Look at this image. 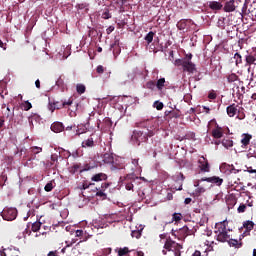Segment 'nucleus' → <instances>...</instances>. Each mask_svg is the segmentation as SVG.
Segmentation results:
<instances>
[{"instance_id":"nucleus-1","label":"nucleus","mask_w":256,"mask_h":256,"mask_svg":"<svg viewBox=\"0 0 256 256\" xmlns=\"http://www.w3.org/2000/svg\"><path fill=\"white\" fill-rule=\"evenodd\" d=\"M136 127L142 130H134L132 134V141H135L137 145L141 143H146L149 137H153L157 133V127L153 125V120H144L142 122L136 123Z\"/></svg>"},{"instance_id":"nucleus-2","label":"nucleus","mask_w":256,"mask_h":256,"mask_svg":"<svg viewBox=\"0 0 256 256\" xmlns=\"http://www.w3.org/2000/svg\"><path fill=\"white\" fill-rule=\"evenodd\" d=\"M164 249L162 250L163 255H167V251H172L174 256H181V250L183 249V245L173 241L171 237L167 238L164 243Z\"/></svg>"},{"instance_id":"nucleus-3","label":"nucleus","mask_w":256,"mask_h":256,"mask_svg":"<svg viewBox=\"0 0 256 256\" xmlns=\"http://www.w3.org/2000/svg\"><path fill=\"white\" fill-rule=\"evenodd\" d=\"M216 233H218L216 240L219 241V243H228L229 239L231 238V235H229L227 232V226L225 225V222L220 223V227Z\"/></svg>"},{"instance_id":"nucleus-4","label":"nucleus","mask_w":256,"mask_h":256,"mask_svg":"<svg viewBox=\"0 0 256 256\" xmlns=\"http://www.w3.org/2000/svg\"><path fill=\"white\" fill-rule=\"evenodd\" d=\"M17 208H4L1 212V217L4 221H15L17 219Z\"/></svg>"},{"instance_id":"nucleus-5","label":"nucleus","mask_w":256,"mask_h":256,"mask_svg":"<svg viewBox=\"0 0 256 256\" xmlns=\"http://www.w3.org/2000/svg\"><path fill=\"white\" fill-rule=\"evenodd\" d=\"M193 233V230L189 229V227L184 226L180 228L179 230H172V235L174 237H177L179 240L186 239V237H189Z\"/></svg>"},{"instance_id":"nucleus-6","label":"nucleus","mask_w":256,"mask_h":256,"mask_svg":"<svg viewBox=\"0 0 256 256\" xmlns=\"http://www.w3.org/2000/svg\"><path fill=\"white\" fill-rule=\"evenodd\" d=\"M198 169H200L201 173H209L211 171V165L209 164V160H207L205 156H201L199 158Z\"/></svg>"},{"instance_id":"nucleus-7","label":"nucleus","mask_w":256,"mask_h":256,"mask_svg":"<svg viewBox=\"0 0 256 256\" xmlns=\"http://www.w3.org/2000/svg\"><path fill=\"white\" fill-rule=\"evenodd\" d=\"M211 123L215 124V128L212 130V137L214 139H221L223 137V128L217 124V120L215 119H212L209 122L208 127L211 125Z\"/></svg>"},{"instance_id":"nucleus-8","label":"nucleus","mask_w":256,"mask_h":256,"mask_svg":"<svg viewBox=\"0 0 256 256\" xmlns=\"http://www.w3.org/2000/svg\"><path fill=\"white\" fill-rule=\"evenodd\" d=\"M135 179H137V176H135V174H127L125 177H124V181L125 182V187H126V190L127 191H133V181H135Z\"/></svg>"},{"instance_id":"nucleus-9","label":"nucleus","mask_w":256,"mask_h":256,"mask_svg":"<svg viewBox=\"0 0 256 256\" xmlns=\"http://www.w3.org/2000/svg\"><path fill=\"white\" fill-rule=\"evenodd\" d=\"M251 139H253V135L249 134V133H243L241 135V147L242 149H247L251 143Z\"/></svg>"},{"instance_id":"nucleus-10","label":"nucleus","mask_w":256,"mask_h":256,"mask_svg":"<svg viewBox=\"0 0 256 256\" xmlns=\"http://www.w3.org/2000/svg\"><path fill=\"white\" fill-rule=\"evenodd\" d=\"M201 181L213 183L214 185H217V187H221V185H223V178H220L219 176L201 178Z\"/></svg>"},{"instance_id":"nucleus-11","label":"nucleus","mask_w":256,"mask_h":256,"mask_svg":"<svg viewBox=\"0 0 256 256\" xmlns=\"http://www.w3.org/2000/svg\"><path fill=\"white\" fill-rule=\"evenodd\" d=\"M207 5L211 11H214V13H217V11H221V9H223V2L221 1H209L207 2Z\"/></svg>"},{"instance_id":"nucleus-12","label":"nucleus","mask_w":256,"mask_h":256,"mask_svg":"<svg viewBox=\"0 0 256 256\" xmlns=\"http://www.w3.org/2000/svg\"><path fill=\"white\" fill-rule=\"evenodd\" d=\"M226 113H227L228 117H235L237 115V113H239L238 104L233 103V104L227 106Z\"/></svg>"},{"instance_id":"nucleus-13","label":"nucleus","mask_w":256,"mask_h":256,"mask_svg":"<svg viewBox=\"0 0 256 256\" xmlns=\"http://www.w3.org/2000/svg\"><path fill=\"white\" fill-rule=\"evenodd\" d=\"M251 65H256V54L245 56V67H248V71H251Z\"/></svg>"},{"instance_id":"nucleus-14","label":"nucleus","mask_w":256,"mask_h":256,"mask_svg":"<svg viewBox=\"0 0 256 256\" xmlns=\"http://www.w3.org/2000/svg\"><path fill=\"white\" fill-rule=\"evenodd\" d=\"M222 9L225 13H233V11L237 9V5H235V0L227 1Z\"/></svg>"},{"instance_id":"nucleus-15","label":"nucleus","mask_w":256,"mask_h":256,"mask_svg":"<svg viewBox=\"0 0 256 256\" xmlns=\"http://www.w3.org/2000/svg\"><path fill=\"white\" fill-rule=\"evenodd\" d=\"M110 51H113L114 57H117L121 53V46L119 45L118 39H115L114 43L111 44Z\"/></svg>"},{"instance_id":"nucleus-16","label":"nucleus","mask_w":256,"mask_h":256,"mask_svg":"<svg viewBox=\"0 0 256 256\" xmlns=\"http://www.w3.org/2000/svg\"><path fill=\"white\" fill-rule=\"evenodd\" d=\"M183 71H186L187 73H195V71H197V68L195 67V64H193V62L186 60V63H184Z\"/></svg>"},{"instance_id":"nucleus-17","label":"nucleus","mask_w":256,"mask_h":256,"mask_svg":"<svg viewBox=\"0 0 256 256\" xmlns=\"http://www.w3.org/2000/svg\"><path fill=\"white\" fill-rule=\"evenodd\" d=\"M51 131L54 133H62V131H65V126L61 122H54L51 125Z\"/></svg>"},{"instance_id":"nucleus-18","label":"nucleus","mask_w":256,"mask_h":256,"mask_svg":"<svg viewBox=\"0 0 256 256\" xmlns=\"http://www.w3.org/2000/svg\"><path fill=\"white\" fill-rule=\"evenodd\" d=\"M226 205H227L228 209H233V207H235V205H237V198L233 195H229L226 198Z\"/></svg>"},{"instance_id":"nucleus-19","label":"nucleus","mask_w":256,"mask_h":256,"mask_svg":"<svg viewBox=\"0 0 256 256\" xmlns=\"http://www.w3.org/2000/svg\"><path fill=\"white\" fill-rule=\"evenodd\" d=\"M91 181L99 183V181H107V174L105 173H98L91 177Z\"/></svg>"},{"instance_id":"nucleus-20","label":"nucleus","mask_w":256,"mask_h":256,"mask_svg":"<svg viewBox=\"0 0 256 256\" xmlns=\"http://www.w3.org/2000/svg\"><path fill=\"white\" fill-rule=\"evenodd\" d=\"M228 245L230 247H235V249H241V247H243V242H239L237 239L229 238Z\"/></svg>"},{"instance_id":"nucleus-21","label":"nucleus","mask_w":256,"mask_h":256,"mask_svg":"<svg viewBox=\"0 0 256 256\" xmlns=\"http://www.w3.org/2000/svg\"><path fill=\"white\" fill-rule=\"evenodd\" d=\"M82 147L86 148V147H95V140L93 139V135H91L87 140H84L82 142Z\"/></svg>"},{"instance_id":"nucleus-22","label":"nucleus","mask_w":256,"mask_h":256,"mask_svg":"<svg viewBox=\"0 0 256 256\" xmlns=\"http://www.w3.org/2000/svg\"><path fill=\"white\" fill-rule=\"evenodd\" d=\"M243 227L246 231H253L254 227H255V222L251 221V220H247L243 223Z\"/></svg>"},{"instance_id":"nucleus-23","label":"nucleus","mask_w":256,"mask_h":256,"mask_svg":"<svg viewBox=\"0 0 256 256\" xmlns=\"http://www.w3.org/2000/svg\"><path fill=\"white\" fill-rule=\"evenodd\" d=\"M234 59H235L236 67H239V65H243V56H241V54H239V52H236L234 54Z\"/></svg>"},{"instance_id":"nucleus-24","label":"nucleus","mask_w":256,"mask_h":256,"mask_svg":"<svg viewBox=\"0 0 256 256\" xmlns=\"http://www.w3.org/2000/svg\"><path fill=\"white\" fill-rule=\"evenodd\" d=\"M43 228V223L39 222V221H36L32 224L31 226V230L34 232V233H37V231H40V229Z\"/></svg>"},{"instance_id":"nucleus-25","label":"nucleus","mask_w":256,"mask_h":256,"mask_svg":"<svg viewBox=\"0 0 256 256\" xmlns=\"http://www.w3.org/2000/svg\"><path fill=\"white\" fill-rule=\"evenodd\" d=\"M155 37V32L150 31L145 37V41L147 42L148 45H151L153 43V38Z\"/></svg>"},{"instance_id":"nucleus-26","label":"nucleus","mask_w":256,"mask_h":256,"mask_svg":"<svg viewBox=\"0 0 256 256\" xmlns=\"http://www.w3.org/2000/svg\"><path fill=\"white\" fill-rule=\"evenodd\" d=\"M165 78H160L157 80L156 82V87L158 89V91H163V87H165Z\"/></svg>"},{"instance_id":"nucleus-27","label":"nucleus","mask_w":256,"mask_h":256,"mask_svg":"<svg viewBox=\"0 0 256 256\" xmlns=\"http://www.w3.org/2000/svg\"><path fill=\"white\" fill-rule=\"evenodd\" d=\"M57 87H60L61 89H65V76L61 75L58 80L56 81Z\"/></svg>"},{"instance_id":"nucleus-28","label":"nucleus","mask_w":256,"mask_h":256,"mask_svg":"<svg viewBox=\"0 0 256 256\" xmlns=\"http://www.w3.org/2000/svg\"><path fill=\"white\" fill-rule=\"evenodd\" d=\"M221 143L225 149H230V147H233V140L231 139H223Z\"/></svg>"},{"instance_id":"nucleus-29","label":"nucleus","mask_w":256,"mask_h":256,"mask_svg":"<svg viewBox=\"0 0 256 256\" xmlns=\"http://www.w3.org/2000/svg\"><path fill=\"white\" fill-rule=\"evenodd\" d=\"M238 80H239V76L235 73H232L227 77L228 83H235V81H238Z\"/></svg>"},{"instance_id":"nucleus-30","label":"nucleus","mask_w":256,"mask_h":256,"mask_svg":"<svg viewBox=\"0 0 256 256\" xmlns=\"http://www.w3.org/2000/svg\"><path fill=\"white\" fill-rule=\"evenodd\" d=\"M181 117V112L179 110H171L170 119H179Z\"/></svg>"},{"instance_id":"nucleus-31","label":"nucleus","mask_w":256,"mask_h":256,"mask_svg":"<svg viewBox=\"0 0 256 256\" xmlns=\"http://www.w3.org/2000/svg\"><path fill=\"white\" fill-rule=\"evenodd\" d=\"M86 87H85V85H83V84H77L76 85V91H77V93L79 94V95H83V93H85V91H86Z\"/></svg>"},{"instance_id":"nucleus-32","label":"nucleus","mask_w":256,"mask_h":256,"mask_svg":"<svg viewBox=\"0 0 256 256\" xmlns=\"http://www.w3.org/2000/svg\"><path fill=\"white\" fill-rule=\"evenodd\" d=\"M129 253H131V250H129L127 247L119 248L118 250V256L128 255Z\"/></svg>"},{"instance_id":"nucleus-33","label":"nucleus","mask_w":256,"mask_h":256,"mask_svg":"<svg viewBox=\"0 0 256 256\" xmlns=\"http://www.w3.org/2000/svg\"><path fill=\"white\" fill-rule=\"evenodd\" d=\"M177 27L180 31H183L186 29L187 27V20H180L178 23H177Z\"/></svg>"},{"instance_id":"nucleus-34","label":"nucleus","mask_w":256,"mask_h":256,"mask_svg":"<svg viewBox=\"0 0 256 256\" xmlns=\"http://www.w3.org/2000/svg\"><path fill=\"white\" fill-rule=\"evenodd\" d=\"M205 191H207V189H205V187L199 186L198 188L195 189L194 195L199 197V195H203V193H205Z\"/></svg>"},{"instance_id":"nucleus-35","label":"nucleus","mask_w":256,"mask_h":256,"mask_svg":"<svg viewBox=\"0 0 256 256\" xmlns=\"http://www.w3.org/2000/svg\"><path fill=\"white\" fill-rule=\"evenodd\" d=\"M21 107L24 111H29L33 108V105L31 104V102L25 101L24 103H22Z\"/></svg>"},{"instance_id":"nucleus-36","label":"nucleus","mask_w":256,"mask_h":256,"mask_svg":"<svg viewBox=\"0 0 256 256\" xmlns=\"http://www.w3.org/2000/svg\"><path fill=\"white\" fill-rule=\"evenodd\" d=\"M30 151L33 155H39V153H41V151H43V148L41 147H37V146H32L30 148Z\"/></svg>"},{"instance_id":"nucleus-37","label":"nucleus","mask_w":256,"mask_h":256,"mask_svg":"<svg viewBox=\"0 0 256 256\" xmlns=\"http://www.w3.org/2000/svg\"><path fill=\"white\" fill-rule=\"evenodd\" d=\"M183 219V215L181 213H174L172 215V222L175 221L176 223Z\"/></svg>"},{"instance_id":"nucleus-38","label":"nucleus","mask_w":256,"mask_h":256,"mask_svg":"<svg viewBox=\"0 0 256 256\" xmlns=\"http://www.w3.org/2000/svg\"><path fill=\"white\" fill-rule=\"evenodd\" d=\"M187 62V59H176L174 65L177 67H185V63Z\"/></svg>"},{"instance_id":"nucleus-39","label":"nucleus","mask_w":256,"mask_h":256,"mask_svg":"<svg viewBox=\"0 0 256 256\" xmlns=\"http://www.w3.org/2000/svg\"><path fill=\"white\" fill-rule=\"evenodd\" d=\"M155 87H156V83L153 80H150L146 83V89H150L151 91H153Z\"/></svg>"},{"instance_id":"nucleus-40","label":"nucleus","mask_w":256,"mask_h":256,"mask_svg":"<svg viewBox=\"0 0 256 256\" xmlns=\"http://www.w3.org/2000/svg\"><path fill=\"white\" fill-rule=\"evenodd\" d=\"M96 197H100V199H107V194L104 192V190H99L96 193Z\"/></svg>"},{"instance_id":"nucleus-41","label":"nucleus","mask_w":256,"mask_h":256,"mask_svg":"<svg viewBox=\"0 0 256 256\" xmlns=\"http://www.w3.org/2000/svg\"><path fill=\"white\" fill-rule=\"evenodd\" d=\"M131 236L135 239H141V230H133Z\"/></svg>"},{"instance_id":"nucleus-42","label":"nucleus","mask_w":256,"mask_h":256,"mask_svg":"<svg viewBox=\"0 0 256 256\" xmlns=\"http://www.w3.org/2000/svg\"><path fill=\"white\" fill-rule=\"evenodd\" d=\"M53 182H49V183H47L46 185H45V187H44V190L47 192V193H49V192H51V191H53Z\"/></svg>"},{"instance_id":"nucleus-43","label":"nucleus","mask_w":256,"mask_h":256,"mask_svg":"<svg viewBox=\"0 0 256 256\" xmlns=\"http://www.w3.org/2000/svg\"><path fill=\"white\" fill-rule=\"evenodd\" d=\"M103 123H104L105 127H107V129H109L113 125V122L111 121L110 118H105Z\"/></svg>"},{"instance_id":"nucleus-44","label":"nucleus","mask_w":256,"mask_h":256,"mask_svg":"<svg viewBox=\"0 0 256 256\" xmlns=\"http://www.w3.org/2000/svg\"><path fill=\"white\" fill-rule=\"evenodd\" d=\"M154 107L157 109V111H161L164 107L163 102H159V101L154 102Z\"/></svg>"},{"instance_id":"nucleus-45","label":"nucleus","mask_w":256,"mask_h":256,"mask_svg":"<svg viewBox=\"0 0 256 256\" xmlns=\"http://www.w3.org/2000/svg\"><path fill=\"white\" fill-rule=\"evenodd\" d=\"M245 211H247V205L245 204H240V206L237 209L238 213H245Z\"/></svg>"},{"instance_id":"nucleus-46","label":"nucleus","mask_w":256,"mask_h":256,"mask_svg":"<svg viewBox=\"0 0 256 256\" xmlns=\"http://www.w3.org/2000/svg\"><path fill=\"white\" fill-rule=\"evenodd\" d=\"M205 245L209 246L208 247L209 251H214L213 247H215V245H217V243H215L214 241H212V242L206 241Z\"/></svg>"},{"instance_id":"nucleus-47","label":"nucleus","mask_w":256,"mask_h":256,"mask_svg":"<svg viewBox=\"0 0 256 256\" xmlns=\"http://www.w3.org/2000/svg\"><path fill=\"white\" fill-rule=\"evenodd\" d=\"M88 36L89 37H97V30H95V28H91L88 32Z\"/></svg>"},{"instance_id":"nucleus-48","label":"nucleus","mask_w":256,"mask_h":256,"mask_svg":"<svg viewBox=\"0 0 256 256\" xmlns=\"http://www.w3.org/2000/svg\"><path fill=\"white\" fill-rule=\"evenodd\" d=\"M70 105H73V100L69 99L68 101H62L61 106L60 107H67Z\"/></svg>"},{"instance_id":"nucleus-49","label":"nucleus","mask_w":256,"mask_h":256,"mask_svg":"<svg viewBox=\"0 0 256 256\" xmlns=\"http://www.w3.org/2000/svg\"><path fill=\"white\" fill-rule=\"evenodd\" d=\"M27 235H31V230H29V225H27V227H26L25 230L23 231V237H24V239L27 238Z\"/></svg>"},{"instance_id":"nucleus-50","label":"nucleus","mask_w":256,"mask_h":256,"mask_svg":"<svg viewBox=\"0 0 256 256\" xmlns=\"http://www.w3.org/2000/svg\"><path fill=\"white\" fill-rule=\"evenodd\" d=\"M96 72L99 73V74L105 73V68L102 65H99L96 68Z\"/></svg>"},{"instance_id":"nucleus-51","label":"nucleus","mask_w":256,"mask_h":256,"mask_svg":"<svg viewBox=\"0 0 256 256\" xmlns=\"http://www.w3.org/2000/svg\"><path fill=\"white\" fill-rule=\"evenodd\" d=\"M113 31H115V26H109V27L106 29L107 35H111V33H113Z\"/></svg>"},{"instance_id":"nucleus-52","label":"nucleus","mask_w":256,"mask_h":256,"mask_svg":"<svg viewBox=\"0 0 256 256\" xmlns=\"http://www.w3.org/2000/svg\"><path fill=\"white\" fill-rule=\"evenodd\" d=\"M208 99H217V94L212 91L208 94Z\"/></svg>"},{"instance_id":"nucleus-53","label":"nucleus","mask_w":256,"mask_h":256,"mask_svg":"<svg viewBox=\"0 0 256 256\" xmlns=\"http://www.w3.org/2000/svg\"><path fill=\"white\" fill-rule=\"evenodd\" d=\"M241 170H239V169H235V166H231V168H230V173H234V175H236V173H239Z\"/></svg>"},{"instance_id":"nucleus-54","label":"nucleus","mask_w":256,"mask_h":256,"mask_svg":"<svg viewBox=\"0 0 256 256\" xmlns=\"http://www.w3.org/2000/svg\"><path fill=\"white\" fill-rule=\"evenodd\" d=\"M108 187H109V183H107V182H104V183H102L101 184V191H105V189H108Z\"/></svg>"},{"instance_id":"nucleus-55","label":"nucleus","mask_w":256,"mask_h":256,"mask_svg":"<svg viewBox=\"0 0 256 256\" xmlns=\"http://www.w3.org/2000/svg\"><path fill=\"white\" fill-rule=\"evenodd\" d=\"M47 256H59V252L57 250L50 251Z\"/></svg>"},{"instance_id":"nucleus-56","label":"nucleus","mask_w":256,"mask_h":256,"mask_svg":"<svg viewBox=\"0 0 256 256\" xmlns=\"http://www.w3.org/2000/svg\"><path fill=\"white\" fill-rule=\"evenodd\" d=\"M102 17H103V19H111V14H109V12H104L102 14Z\"/></svg>"},{"instance_id":"nucleus-57","label":"nucleus","mask_w":256,"mask_h":256,"mask_svg":"<svg viewBox=\"0 0 256 256\" xmlns=\"http://www.w3.org/2000/svg\"><path fill=\"white\" fill-rule=\"evenodd\" d=\"M0 48L3 49L4 51H7V44H6V43H3V42L0 40Z\"/></svg>"},{"instance_id":"nucleus-58","label":"nucleus","mask_w":256,"mask_h":256,"mask_svg":"<svg viewBox=\"0 0 256 256\" xmlns=\"http://www.w3.org/2000/svg\"><path fill=\"white\" fill-rule=\"evenodd\" d=\"M75 235L76 237H83V230H76Z\"/></svg>"},{"instance_id":"nucleus-59","label":"nucleus","mask_w":256,"mask_h":256,"mask_svg":"<svg viewBox=\"0 0 256 256\" xmlns=\"http://www.w3.org/2000/svg\"><path fill=\"white\" fill-rule=\"evenodd\" d=\"M132 165H134V167H139V159H132Z\"/></svg>"},{"instance_id":"nucleus-60","label":"nucleus","mask_w":256,"mask_h":256,"mask_svg":"<svg viewBox=\"0 0 256 256\" xmlns=\"http://www.w3.org/2000/svg\"><path fill=\"white\" fill-rule=\"evenodd\" d=\"M73 169H74V173L77 172V171H79V169H81V164H75V165L73 166Z\"/></svg>"},{"instance_id":"nucleus-61","label":"nucleus","mask_w":256,"mask_h":256,"mask_svg":"<svg viewBox=\"0 0 256 256\" xmlns=\"http://www.w3.org/2000/svg\"><path fill=\"white\" fill-rule=\"evenodd\" d=\"M165 117H167V119L171 118V110H166L164 113Z\"/></svg>"},{"instance_id":"nucleus-62","label":"nucleus","mask_w":256,"mask_h":256,"mask_svg":"<svg viewBox=\"0 0 256 256\" xmlns=\"http://www.w3.org/2000/svg\"><path fill=\"white\" fill-rule=\"evenodd\" d=\"M33 119H37V116H30L28 118V122H29L30 125H33Z\"/></svg>"},{"instance_id":"nucleus-63","label":"nucleus","mask_w":256,"mask_h":256,"mask_svg":"<svg viewBox=\"0 0 256 256\" xmlns=\"http://www.w3.org/2000/svg\"><path fill=\"white\" fill-rule=\"evenodd\" d=\"M248 173H256V169H253V167H247L246 170Z\"/></svg>"},{"instance_id":"nucleus-64","label":"nucleus","mask_w":256,"mask_h":256,"mask_svg":"<svg viewBox=\"0 0 256 256\" xmlns=\"http://www.w3.org/2000/svg\"><path fill=\"white\" fill-rule=\"evenodd\" d=\"M169 59H170V61H173V59H175V56H174V54H173V50H171V51L169 52Z\"/></svg>"}]
</instances>
